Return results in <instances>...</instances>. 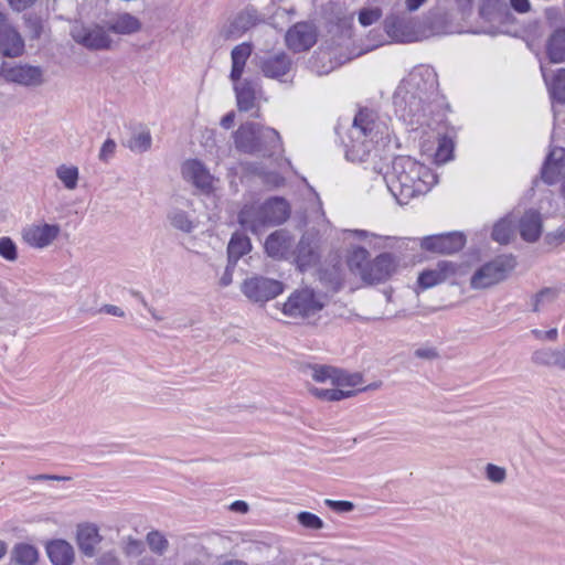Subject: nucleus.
Segmentation results:
<instances>
[{"mask_svg": "<svg viewBox=\"0 0 565 565\" xmlns=\"http://www.w3.org/2000/svg\"><path fill=\"white\" fill-rule=\"evenodd\" d=\"M182 174L184 179L191 181L196 188L209 191L212 189V175L204 164L196 160H188L182 166Z\"/></svg>", "mask_w": 565, "mask_h": 565, "instance_id": "nucleus-25", "label": "nucleus"}, {"mask_svg": "<svg viewBox=\"0 0 565 565\" xmlns=\"http://www.w3.org/2000/svg\"><path fill=\"white\" fill-rule=\"evenodd\" d=\"M565 169V148L554 147L547 153L541 169V179L548 185L555 184Z\"/></svg>", "mask_w": 565, "mask_h": 565, "instance_id": "nucleus-19", "label": "nucleus"}, {"mask_svg": "<svg viewBox=\"0 0 565 565\" xmlns=\"http://www.w3.org/2000/svg\"><path fill=\"white\" fill-rule=\"evenodd\" d=\"M382 18V9L379 7L374 8H362L359 11V23L362 26H370L377 22Z\"/></svg>", "mask_w": 565, "mask_h": 565, "instance_id": "nucleus-46", "label": "nucleus"}, {"mask_svg": "<svg viewBox=\"0 0 565 565\" xmlns=\"http://www.w3.org/2000/svg\"><path fill=\"white\" fill-rule=\"evenodd\" d=\"M252 248L249 238L241 233H234L227 245L228 263L236 265L237 260L246 255Z\"/></svg>", "mask_w": 565, "mask_h": 565, "instance_id": "nucleus-34", "label": "nucleus"}, {"mask_svg": "<svg viewBox=\"0 0 565 565\" xmlns=\"http://www.w3.org/2000/svg\"><path fill=\"white\" fill-rule=\"evenodd\" d=\"M10 7L15 11H23L31 7L35 0H8Z\"/></svg>", "mask_w": 565, "mask_h": 565, "instance_id": "nucleus-62", "label": "nucleus"}, {"mask_svg": "<svg viewBox=\"0 0 565 565\" xmlns=\"http://www.w3.org/2000/svg\"><path fill=\"white\" fill-rule=\"evenodd\" d=\"M24 51V41L20 33L8 22L6 14L0 12V53L3 56L17 57Z\"/></svg>", "mask_w": 565, "mask_h": 565, "instance_id": "nucleus-14", "label": "nucleus"}, {"mask_svg": "<svg viewBox=\"0 0 565 565\" xmlns=\"http://www.w3.org/2000/svg\"><path fill=\"white\" fill-rule=\"evenodd\" d=\"M298 522L307 529L319 530L323 527V521L316 514L302 511L297 515Z\"/></svg>", "mask_w": 565, "mask_h": 565, "instance_id": "nucleus-50", "label": "nucleus"}, {"mask_svg": "<svg viewBox=\"0 0 565 565\" xmlns=\"http://www.w3.org/2000/svg\"><path fill=\"white\" fill-rule=\"evenodd\" d=\"M542 76L552 100L565 104V68L557 70L552 76L541 66Z\"/></svg>", "mask_w": 565, "mask_h": 565, "instance_id": "nucleus-32", "label": "nucleus"}, {"mask_svg": "<svg viewBox=\"0 0 565 565\" xmlns=\"http://www.w3.org/2000/svg\"><path fill=\"white\" fill-rule=\"evenodd\" d=\"M151 143L152 138L150 131L142 130L132 134L130 139L127 141L126 147H128L132 152L142 153L150 149Z\"/></svg>", "mask_w": 565, "mask_h": 565, "instance_id": "nucleus-42", "label": "nucleus"}, {"mask_svg": "<svg viewBox=\"0 0 565 565\" xmlns=\"http://www.w3.org/2000/svg\"><path fill=\"white\" fill-rule=\"evenodd\" d=\"M108 31L116 34H132L141 29V22L135 15L124 12L109 19L106 23Z\"/></svg>", "mask_w": 565, "mask_h": 565, "instance_id": "nucleus-31", "label": "nucleus"}, {"mask_svg": "<svg viewBox=\"0 0 565 565\" xmlns=\"http://www.w3.org/2000/svg\"><path fill=\"white\" fill-rule=\"evenodd\" d=\"M452 151H454V143L452 141L447 138L443 137L438 141V147L436 150V161L438 162H447L452 158Z\"/></svg>", "mask_w": 565, "mask_h": 565, "instance_id": "nucleus-47", "label": "nucleus"}, {"mask_svg": "<svg viewBox=\"0 0 565 565\" xmlns=\"http://www.w3.org/2000/svg\"><path fill=\"white\" fill-rule=\"evenodd\" d=\"M260 21L258 11L247 7L223 29L222 34L226 40H236Z\"/></svg>", "mask_w": 565, "mask_h": 565, "instance_id": "nucleus-17", "label": "nucleus"}, {"mask_svg": "<svg viewBox=\"0 0 565 565\" xmlns=\"http://www.w3.org/2000/svg\"><path fill=\"white\" fill-rule=\"evenodd\" d=\"M438 78L427 65L414 67L397 86L393 104L396 114L411 125H422L430 103L437 97Z\"/></svg>", "mask_w": 565, "mask_h": 565, "instance_id": "nucleus-1", "label": "nucleus"}, {"mask_svg": "<svg viewBox=\"0 0 565 565\" xmlns=\"http://www.w3.org/2000/svg\"><path fill=\"white\" fill-rule=\"evenodd\" d=\"M384 180L398 204H407L413 198L427 193L436 182V175L425 164L408 156H397Z\"/></svg>", "mask_w": 565, "mask_h": 565, "instance_id": "nucleus-3", "label": "nucleus"}, {"mask_svg": "<svg viewBox=\"0 0 565 565\" xmlns=\"http://www.w3.org/2000/svg\"><path fill=\"white\" fill-rule=\"evenodd\" d=\"M12 558L20 565H34L38 562L39 552L31 544L20 543L14 546Z\"/></svg>", "mask_w": 565, "mask_h": 565, "instance_id": "nucleus-38", "label": "nucleus"}, {"mask_svg": "<svg viewBox=\"0 0 565 565\" xmlns=\"http://www.w3.org/2000/svg\"><path fill=\"white\" fill-rule=\"evenodd\" d=\"M46 553L53 565H71L74 562V548L65 540L49 542Z\"/></svg>", "mask_w": 565, "mask_h": 565, "instance_id": "nucleus-29", "label": "nucleus"}, {"mask_svg": "<svg viewBox=\"0 0 565 565\" xmlns=\"http://www.w3.org/2000/svg\"><path fill=\"white\" fill-rule=\"evenodd\" d=\"M147 543L153 553L162 555L168 546V540L158 531H151L147 534Z\"/></svg>", "mask_w": 565, "mask_h": 565, "instance_id": "nucleus-45", "label": "nucleus"}, {"mask_svg": "<svg viewBox=\"0 0 565 565\" xmlns=\"http://www.w3.org/2000/svg\"><path fill=\"white\" fill-rule=\"evenodd\" d=\"M71 35L76 43L89 51L109 50L113 43L107 31L98 24L92 26L74 25L71 30Z\"/></svg>", "mask_w": 565, "mask_h": 565, "instance_id": "nucleus-9", "label": "nucleus"}, {"mask_svg": "<svg viewBox=\"0 0 565 565\" xmlns=\"http://www.w3.org/2000/svg\"><path fill=\"white\" fill-rule=\"evenodd\" d=\"M284 290L281 281L267 278L264 276H255L246 279L242 285V292L252 301L265 302L274 299Z\"/></svg>", "mask_w": 565, "mask_h": 565, "instance_id": "nucleus-8", "label": "nucleus"}, {"mask_svg": "<svg viewBox=\"0 0 565 565\" xmlns=\"http://www.w3.org/2000/svg\"><path fill=\"white\" fill-rule=\"evenodd\" d=\"M417 23L406 13L392 12L384 19V31L395 42L412 43L418 40Z\"/></svg>", "mask_w": 565, "mask_h": 565, "instance_id": "nucleus-7", "label": "nucleus"}, {"mask_svg": "<svg viewBox=\"0 0 565 565\" xmlns=\"http://www.w3.org/2000/svg\"><path fill=\"white\" fill-rule=\"evenodd\" d=\"M99 315H109L115 317H122L125 313L121 308L114 305H105L100 307L97 311Z\"/></svg>", "mask_w": 565, "mask_h": 565, "instance_id": "nucleus-59", "label": "nucleus"}, {"mask_svg": "<svg viewBox=\"0 0 565 565\" xmlns=\"http://www.w3.org/2000/svg\"><path fill=\"white\" fill-rule=\"evenodd\" d=\"M97 565H119V559L113 552H107L98 558Z\"/></svg>", "mask_w": 565, "mask_h": 565, "instance_id": "nucleus-61", "label": "nucleus"}, {"mask_svg": "<svg viewBox=\"0 0 565 565\" xmlns=\"http://www.w3.org/2000/svg\"><path fill=\"white\" fill-rule=\"evenodd\" d=\"M466 245V236L462 232H448L428 235L420 239V247L429 253L455 254Z\"/></svg>", "mask_w": 565, "mask_h": 565, "instance_id": "nucleus-10", "label": "nucleus"}, {"mask_svg": "<svg viewBox=\"0 0 565 565\" xmlns=\"http://www.w3.org/2000/svg\"><path fill=\"white\" fill-rule=\"evenodd\" d=\"M545 242L548 245H561L565 242V223L553 232L545 235Z\"/></svg>", "mask_w": 565, "mask_h": 565, "instance_id": "nucleus-55", "label": "nucleus"}, {"mask_svg": "<svg viewBox=\"0 0 565 565\" xmlns=\"http://www.w3.org/2000/svg\"><path fill=\"white\" fill-rule=\"evenodd\" d=\"M414 355L424 360H435L439 356L437 350L431 347L418 348L414 351Z\"/></svg>", "mask_w": 565, "mask_h": 565, "instance_id": "nucleus-57", "label": "nucleus"}, {"mask_svg": "<svg viewBox=\"0 0 565 565\" xmlns=\"http://www.w3.org/2000/svg\"><path fill=\"white\" fill-rule=\"evenodd\" d=\"M56 177L66 189L74 190L77 186L79 172L77 167L62 164L56 169Z\"/></svg>", "mask_w": 565, "mask_h": 565, "instance_id": "nucleus-43", "label": "nucleus"}, {"mask_svg": "<svg viewBox=\"0 0 565 565\" xmlns=\"http://www.w3.org/2000/svg\"><path fill=\"white\" fill-rule=\"evenodd\" d=\"M362 383V375L360 373H348L337 369L334 386L339 388L355 387ZM353 390V388H350Z\"/></svg>", "mask_w": 565, "mask_h": 565, "instance_id": "nucleus-44", "label": "nucleus"}, {"mask_svg": "<svg viewBox=\"0 0 565 565\" xmlns=\"http://www.w3.org/2000/svg\"><path fill=\"white\" fill-rule=\"evenodd\" d=\"M370 254L367 249L361 246L353 247L348 255L347 263L350 270L362 277V271L366 269V266L370 262Z\"/></svg>", "mask_w": 565, "mask_h": 565, "instance_id": "nucleus-36", "label": "nucleus"}, {"mask_svg": "<svg viewBox=\"0 0 565 565\" xmlns=\"http://www.w3.org/2000/svg\"><path fill=\"white\" fill-rule=\"evenodd\" d=\"M102 541L98 529L95 524H83L77 530V543L81 552L92 557L95 555L96 546Z\"/></svg>", "mask_w": 565, "mask_h": 565, "instance_id": "nucleus-27", "label": "nucleus"}, {"mask_svg": "<svg viewBox=\"0 0 565 565\" xmlns=\"http://www.w3.org/2000/svg\"><path fill=\"white\" fill-rule=\"evenodd\" d=\"M237 109L247 113L256 107L257 97L262 92L257 79L244 78L233 82Z\"/></svg>", "mask_w": 565, "mask_h": 565, "instance_id": "nucleus-18", "label": "nucleus"}, {"mask_svg": "<svg viewBox=\"0 0 565 565\" xmlns=\"http://www.w3.org/2000/svg\"><path fill=\"white\" fill-rule=\"evenodd\" d=\"M1 75L9 82L25 86H36L43 82V71L39 66L32 65H11L2 63Z\"/></svg>", "mask_w": 565, "mask_h": 565, "instance_id": "nucleus-13", "label": "nucleus"}, {"mask_svg": "<svg viewBox=\"0 0 565 565\" xmlns=\"http://www.w3.org/2000/svg\"><path fill=\"white\" fill-rule=\"evenodd\" d=\"M510 4L518 13H526L531 9L529 0H510Z\"/></svg>", "mask_w": 565, "mask_h": 565, "instance_id": "nucleus-60", "label": "nucleus"}, {"mask_svg": "<svg viewBox=\"0 0 565 565\" xmlns=\"http://www.w3.org/2000/svg\"><path fill=\"white\" fill-rule=\"evenodd\" d=\"M238 223L244 230L257 235L269 227L260 204L245 205L238 213Z\"/></svg>", "mask_w": 565, "mask_h": 565, "instance_id": "nucleus-21", "label": "nucleus"}, {"mask_svg": "<svg viewBox=\"0 0 565 565\" xmlns=\"http://www.w3.org/2000/svg\"><path fill=\"white\" fill-rule=\"evenodd\" d=\"M286 44L295 53L310 50L318 39V30L311 22H298L286 33Z\"/></svg>", "mask_w": 565, "mask_h": 565, "instance_id": "nucleus-11", "label": "nucleus"}, {"mask_svg": "<svg viewBox=\"0 0 565 565\" xmlns=\"http://www.w3.org/2000/svg\"><path fill=\"white\" fill-rule=\"evenodd\" d=\"M486 477L493 483H502L507 478V471L500 466L488 463L486 466Z\"/></svg>", "mask_w": 565, "mask_h": 565, "instance_id": "nucleus-52", "label": "nucleus"}, {"mask_svg": "<svg viewBox=\"0 0 565 565\" xmlns=\"http://www.w3.org/2000/svg\"><path fill=\"white\" fill-rule=\"evenodd\" d=\"M546 54L551 63L565 62V29H556L547 39Z\"/></svg>", "mask_w": 565, "mask_h": 565, "instance_id": "nucleus-33", "label": "nucleus"}, {"mask_svg": "<svg viewBox=\"0 0 565 565\" xmlns=\"http://www.w3.org/2000/svg\"><path fill=\"white\" fill-rule=\"evenodd\" d=\"M235 266H233V263H228L221 279L220 284L224 287L228 286L232 282L233 279V269Z\"/></svg>", "mask_w": 565, "mask_h": 565, "instance_id": "nucleus-63", "label": "nucleus"}, {"mask_svg": "<svg viewBox=\"0 0 565 565\" xmlns=\"http://www.w3.org/2000/svg\"><path fill=\"white\" fill-rule=\"evenodd\" d=\"M253 46L248 42L241 43L233 47L231 52L232 67L230 79L238 82L242 78L247 60L252 55Z\"/></svg>", "mask_w": 565, "mask_h": 565, "instance_id": "nucleus-30", "label": "nucleus"}, {"mask_svg": "<svg viewBox=\"0 0 565 565\" xmlns=\"http://www.w3.org/2000/svg\"><path fill=\"white\" fill-rule=\"evenodd\" d=\"M230 509L237 513H246L248 511V504L243 500H236L230 505Z\"/></svg>", "mask_w": 565, "mask_h": 565, "instance_id": "nucleus-64", "label": "nucleus"}, {"mask_svg": "<svg viewBox=\"0 0 565 565\" xmlns=\"http://www.w3.org/2000/svg\"><path fill=\"white\" fill-rule=\"evenodd\" d=\"M397 260L391 253H382L374 259H370L366 269L362 273L361 279L370 285L386 281L395 271Z\"/></svg>", "mask_w": 565, "mask_h": 565, "instance_id": "nucleus-12", "label": "nucleus"}, {"mask_svg": "<svg viewBox=\"0 0 565 565\" xmlns=\"http://www.w3.org/2000/svg\"><path fill=\"white\" fill-rule=\"evenodd\" d=\"M61 227L58 224H33L23 231V239L34 248H45L58 236Z\"/></svg>", "mask_w": 565, "mask_h": 565, "instance_id": "nucleus-16", "label": "nucleus"}, {"mask_svg": "<svg viewBox=\"0 0 565 565\" xmlns=\"http://www.w3.org/2000/svg\"><path fill=\"white\" fill-rule=\"evenodd\" d=\"M557 296V290L553 288H544L537 292L533 301V312H540L541 307L552 302Z\"/></svg>", "mask_w": 565, "mask_h": 565, "instance_id": "nucleus-49", "label": "nucleus"}, {"mask_svg": "<svg viewBox=\"0 0 565 565\" xmlns=\"http://www.w3.org/2000/svg\"><path fill=\"white\" fill-rule=\"evenodd\" d=\"M260 205L269 226L279 225L289 217L290 207L284 198H270Z\"/></svg>", "mask_w": 565, "mask_h": 565, "instance_id": "nucleus-26", "label": "nucleus"}, {"mask_svg": "<svg viewBox=\"0 0 565 565\" xmlns=\"http://www.w3.org/2000/svg\"><path fill=\"white\" fill-rule=\"evenodd\" d=\"M455 273L456 265L452 262L440 260L435 268L422 271L417 281L423 289H427L445 281L447 278L455 275Z\"/></svg>", "mask_w": 565, "mask_h": 565, "instance_id": "nucleus-22", "label": "nucleus"}, {"mask_svg": "<svg viewBox=\"0 0 565 565\" xmlns=\"http://www.w3.org/2000/svg\"><path fill=\"white\" fill-rule=\"evenodd\" d=\"M509 14L505 0H480L479 15L487 22L502 23Z\"/></svg>", "mask_w": 565, "mask_h": 565, "instance_id": "nucleus-28", "label": "nucleus"}, {"mask_svg": "<svg viewBox=\"0 0 565 565\" xmlns=\"http://www.w3.org/2000/svg\"><path fill=\"white\" fill-rule=\"evenodd\" d=\"M324 307L323 297L309 287L296 289L284 303L282 312L287 316H315Z\"/></svg>", "mask_w": 565, "mask_h": 565, "instance_id": "nucleus-6", "label": "nucleus"}, {"mask_svg": "<svg viewBox=\"0 0 565 565\" xmlns=\"http://www.w3.org/2000/svg\"><path fill=\"white\" fill-rule=\"evenodd\" d=\"M0 256L9 262H14L18 258L17 245L8 236L0 237Z\"/></svg>", "mask_w": 565, "mask_h": 565, "instance_id": "nucleus-48", "label": "nucleus"}, {"mask_svg": "<svg viewBox=\"0 0 565 565\" xmlns=\"http://www.w3.org/2000/svg\"><path fill=\"white\" fill-rule=\"evenodd\" d=\"M292 64L291 57L280 52L263 57L259 62V67L265 77L287 82V76L291 72Z\"/></svg>", "mask_w": 565, "mask_h": 565, "instance_id": "nucleus-15", "label": "nucleus"}, {"mask_svg": "<svg viewBox=\"0 0 565 565\" xmlns=\"http://www.w3.org/2000/svg\"><path fill=\"white\" fill-rule=\"evenodd\" d=\"M516 265L512 255L499 256L481 266L471 277V287L481 289L490 287L505 278L508 271Z\"/></svg>", "mask_w": 565, "mask_h": 565, "instance_id": "nucleus-5", "label": "nucleus"}, {"mask_svg": "<svg viewBox=\"0 0 565 565\" xmlns=\"http://www.w3.org/2000/svg\"><path fill=\"white\" fill-rule=\"evenodd\" d=\"M265 182L274 188H278L285 183V179L278 172H268L265 174Z\"/></svg>", "mask_w": 565, "mask_h": 565, "instance_id": "nucleus-58", "label": "nucleus"}, {"mask_svg": "<svg viewBox=\"0 0 565 565\" xmlns=\"http://www.w3.org/2000/svg\"><path fill=\"white\" fill-rule=\"evenodd\" d=\"M531 362L540 367L565 371V347L536 349L531 354Z\"/></svg>", "mask_w": 565, "mask_h": 565, "instance_id": "nucleus-20", "label": "nucleus"}, {"mask_svg": "<svg viewBox=\"0 0 565 565\" xmlns=\"http://www.w3.org/2000/svg\"><path fill=\"white\" fill-rule=\"evenodd\" d=\"M116 147H117V145H116L115 140H113L110 138L106 139L99 150V154H98L99 160L103 162H108L109 159L114 157Z\"/></svg>", "mask_w": 565, "mask_h": 565, "instance_id": "nucleus-54", "label": "nucleus"}, {"mask_svg": "<svg viewBox=\"0 0 565 565\" xmlns=\"http://www.w3.org/2000/svg\"><path fill=\"white\" fill-rule=\"evenodd\" d=\"M348 137L345 157L352 162L382 160L393 143L387 124L367 108L360 109L354 116Z\"/></svg>", "mask_w": 565, "mask_h": 565, "instance_id": "nucleus-2", "label": "nucleus"}, {"mask_svg": "<svg viewBox=\"0 0 565 565\" xmlns=\"http://www.w3.org/2000/svg\"><path fill=\"white\" fill-rule=\"evenodd\" d=\"M514 233L513 222L510 216L500 218L492 228L491 237L494 242L505 245Z\"/></svg>", "mask_w": 565, "mask_h": 565, "instance_id": "nucleus-39", "label": "nucleus"}, {"mask_svg": "<svg viewBox=\"0 0 565 565\" xmlns=\"http://www.w3.org/2000/svg\"><path fill=\"white\" fill-rule=\"evenodd\" d=\"M309 392L319 399L337 402L355 395V390L310 387Z\"/></svg>", "mask_w": 565, "mask_h": 565, "instance_id": "nucleus-40", "label": "nucleus"}, {"mask_svg": "<svg viewBox=\"0 0 565 565\" xmlns=\"http://www.w3.org/2000/svg\"><path fill=\"white\" fill-rule=\"evenodd\" d=\"M543 230V220L539 211L530 209L524 212L519 221V232L525 242H536Z\"/></svg>", "mask_w": 565, "mask_h": 565, "instance_id": "nucleus-24", "label": "nucleus"}, {"mask_svg": "<svg viewBox=\"0 0 565 565\" xmlns=\"http://www.w3.org/2000/svg\"><path fill=\"white\" fill-rule=\"evenodd\" d=\"M296 262L300 270H305L317 262V253L308 237L302 236L299 241L296 250Z\"/></svg>", "mask_w": 565, "mask_h": 565, "instance_id": "nucleus-35", "label": "nucleus"}, {"mask_svg": "<svg viewBox=\"0 0 565 565\" xmlns=\"http://www.w3.org/2000/svg\"><path fill=\"white\" fill-rule=\"evenodd\" d=\"M531 333L541 341H556L558 335L557 328H550L548 330L532 329Z\"/></svg>", "mask_w": 565, "mask_h": 565, "instance_id": "nucleus-56", "label": "nucleus"}, {"mask_svg": "<svg viewBox=\"0 0 565 565\" xmlns=\"http://www.w3.org/2000/svg\"><path fill=\"white\" fill-rule=\"evenodd\" d=\"M233 138L235 148L243 153L274 157L284 151L279 132L258 122L242 124Z\"/></svg>", "mask_w": 565, "mask_h": 565, "instance_id": "nucleus-4", "label": "nucleus"}, {"mask_svg": "<svg viewBox=\"0 0 565 565\" xmlns=\"http://www.w3.org/2000/svg\"><path fill=\"white\" fill-rule=\"evenodd\" d=\"M24 25L31 39H39L42 34L43 25L41 19L35 14L24 15Z\"/></svg>", "mask_w": 565, "mask_h": 565, "instance_id": "nucleus-51", "label": "nucleus"}, {"mask_svg": "<svg viewBox=\"0 0 565 565\" xmlns=\"http://www.w3.org/2000/svg\"><path fill=\"white\" fill-rule=\"evenodd\" d=\"M324 504L329 507L331 510L339 513L351 512L354 509V504L351 501L345 500L326 499Z\"/></svg>", "mask_w": 565, "mask_h": 565, "instance_id": "nucleus-53", "label": "nucleus"}, {"mask_svg": "<svg viewBox=\"0 0 565 565\" xmlns=\"http://www.w3.org/2000/svg\"><path fill=\"white\" fill-rule=\"evenodd\" d=\"M168 220L174 228L183 233H191L195 228V224L190 218L189 214L180 209L170 210L168 213Z\"/></svg>", "mask_w": 565, "mask_h": 565, "instance_id": "nucleus-41", "label": "nucleus"}, {"mask_svg": "<svg viewBox=\"0 0 565 565\" xmlns=\"http://www.w3.org/2000/svg\"><path fill=\"white\" fill-rule=\"evenodd\" d=\"M302 372L310 375L316 382L330 381L334 385L337 367L320 364H307L303 366Z\"/></svg>", "mask_w": 565, "mask_h": 565, "instance_id": "nucleus-37", "label": "nucleus"}, {"mask_svg": "<svg viewBox=\"0 0 565 565\" xmlns=\"http://www.w3.org/2000/svg\"><path fill=\"white\" fill-rule=\"evenodd\" d=\"M294 246V238L286 230L271 233L265 242L268 256L277 259L287 258Z\"/></svg>", "mask_w": 565, "mask_h": 565, "instance_id": "nucleus-23", "label": "nucleus"}]
</instances>
